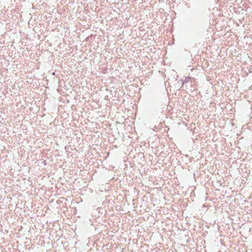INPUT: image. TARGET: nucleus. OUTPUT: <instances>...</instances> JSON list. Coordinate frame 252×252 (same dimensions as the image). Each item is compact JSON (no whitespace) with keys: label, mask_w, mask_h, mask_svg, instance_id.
I'll return each instance as SVG.
<instances>
[{"label":"nucleus","mask_w":252,"mask_h":252,"mask_svg":"<svg viewBox=\"0 0 252 252\" xmlns=\"http://www.w3.org/2000/svg\"><path fill=\"white\" fill-rule=\"evenodd\" d=\"M190 77H186L185 79L183 82V85L185 84V83H187L189 82V80H190Z\"/></svg>","instance_id":"nucleus-1"}]
</instances>
